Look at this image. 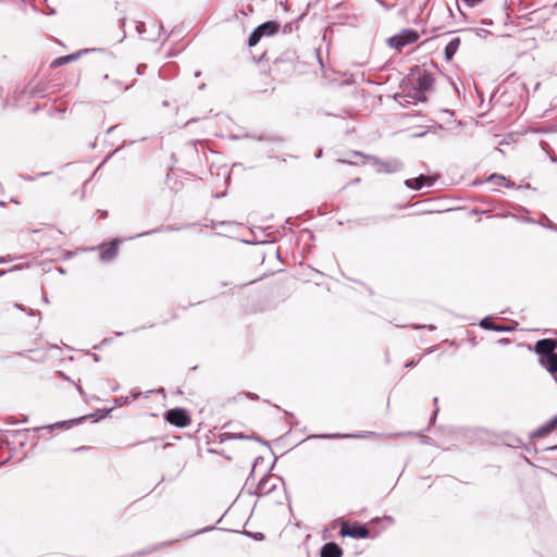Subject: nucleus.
<instances>
[{
	"mask_svg": "<svg viewBox=\"0 0 557 557\" xmlns=\"http://www.w3.org/2000/svg\"><path fill=\"white\" fill-rule=\"evenodd\" d=\"M406 84L412 89V94L409 92L408 97L414 102H424L428 99L426 92L433 88L434 77L425 69L416 66L410 70Z\"/></svg>",
	"mask_w": 557,
	"mask_h": 557,
	"instance_id": "nucleus-1",
	"label": "nucleus"
},
{
	"mask_svg": "<svg viewBox=\"0 0 557 557\" xmlns=\"http://www.w3.org/2000/svg\"><path fill=\"white\" fill-rule=\"evenodd\" d=\"M165 420L178 428L188 426L191 423V419L187 411L182 408L171 409L165 414Z\"/></svg>",
	"mask_w": 557,
	"mask_h": 557,
	"instance_id": "nucleus-2",
	"label": "nucleus"
},
{
	"mask_svg": "<svg viewBox=\"0 0 557 557\" xmlns=\"http://www.w3.org/2000/svg\"><path fill=\"white\" fill-rule=\"evenodd\" d=\"M419 39V35L416 30L407 29L399 35L389 38V46L400 50L403 47L413 44Z\"/></svg>",
	"mask_w": 557,
	"mask_h": 557,
	"instance_id": "nucleus-3",
	"label": "nucleus"
},
{
	"mask_svg": "<svg viewBox=\"0 0 557 557\" xmlns=\"http://www.w3.org/2000/svg\"><path fill=\"white\" fill-rule=\"evenodd\" d=\"M339 534L342 536H350L354 539H366L369 536V530L363 525H350L348 522L343 521L341 523Z\"/></svg>",
	"mask_w": 557,
	"mask_h": 557,
	"instance_id": "nucleus-4",
	"label": "nucleus"
},
{
	"mask_svg": "<svg viewBox=\"0 0 557 557\" xmlns=\"http://www.w3.org/2000/svg\"><path fill=\"white\" fill-rule=\"evenodd\" d=\"M557 348V341L553 338L540 339L536 342L534 351L541 357L545 358L555 354V349Z\"/></svg>",
	"mask_w": 557,
	"mask_h": 557,
	"instance_id": "nucleus-5",
	"label": "nucleus"
},
{
	"mask_svg": "<svg viewBox=\"0 0 557 557\" xmlns=\"http://www.w3.org/2000/svg\"><path fill=\"white\" fill-rule=\"evenodd\" d=\"M119 240L114 239L101 247L100 258L103 261H110L117 255Z\"/></svg>",
	"mask_w": 557,
	"mask_h": 557,
	"instance_id": "nucleus-6",
	"label": "nucleus"
},
{
	"mask_svg": "<svg viewBox=\"0 0 557 557\" xmlns=\"http://www.w3.org/2000/svg\"><path fill=\"white\" fill-rule=\"evenodd\" d=\"M434 181L435 178L432 176L420 175L419 177L407 180L406 184L408 187L418 190L423 188L424 186L433 185Z\"/></svg>",
	"mask_w": 557,
	"mask_h": 557,
	"instance_id": "nucleus-7",
	"label": "nucleus"
},
{
	"mask_svg": "<svg viewBox=\"0 0 557 557\" xmlns=\"http://www.w3.org/2000/svg\"><path fill=\"white\" fill-rule=\"evenodd\" d=\"M557 429V416L533 432V437H545Z\"/></svg>",
	"mask_w": 557,
	"mask_h": 557,
	"instance_id": "nucleus-8",
	"label": "nucleus"
},
{
	"mask_svg": "<svg viewBox=\"0 0 557 557\" xmlns=\"http://www.w3.org/2000/svg\"><path fill=\"white\" fill-rule=\"evenodd\" d=\"M343 550L335 543H327L321 549V557H342Z\"/></svg>",
	"mask_w": 557,
	"mask_h": 557,
	"instance_id": "nucleus-9",
	"label": "nucleus"
},
{
	"mask_svg": "<svg viewBox=\"0 0 557 557\" xmlns=\"http://www.w3.org/2000/svg\"><path fill=\"white\" fill-rule=\"evenodd\" d=\"M258 27L259 30H261L262 36H272L278 32L280 24L274 21H269L259 25Z\"/></svg>",
	"mask_w": 557,
	"mask_h": 557,
	"instance_id": "nucleus-10",
	"label": "nucleus"
},
{
	"mask_svg": "<svg viewBox=\"0 0 557 557\" xmlns=\"http://www.w3.org/2000/svg\"><path fill=\"white\" fill-rule=\"evenodd\" d=\"M82 52H76V53H71V54H67V55H63V57H59L57 59H54L52 62H51V67H59V66H62V65H65L70 62H73L75 60H77L79 58Z\"/></svg>",
	"mask_w": 557,
	"mask_h": 557,
	"instance_id": "nucleus-11",
	"label": "nucleus"
},
{
	"mask_svg": "<svg viewBox=\"0 0 557 557\" xmlns=\"http://www.w3.org/2000/svg\"><path fill=\"white\" fill-rule=\"evenodd\" d=\"M460 38H453L445 48V59L450 61L460 47Z\"/></svg>",
	"mask_w": 557,
	"mask_h": 557,
	"instance_id": "nucleus-12",
	"label": "nucleus"
},
{
	"mask_svg": "<svg viewBox=\"0 0 557 557\" xmlns=\"http://www.w3.org/2000/svg\"><path fill=\"white\" fill-rule=\"evenodd\" d=\"M541 364L545 367L550 373L557 372V355L553 354L550 356H547L545 358L540 359Z\"/></svg>",
	"mask_w": 557,
	"mask_h": 557,
	"instance_id": "nucleus-13",
	"label": "nucleus"
},
{
	"mask_svg": "<svg viewBox=\"0 0 557 557\" xmlns=\"http://www.w3.org/2000/svg\"><path fill=\"white\" fill-rule=\"evenodd\" d=\"M487 182L498 186V187H508L509 186V181L502 176V175H497V174H492L488 178H487Z\"/></svg>",
	"mask_w": 557,
	"mask_h": 557,
	"instance_id": "nucleus-14",
	"label": "nucleus"
},
{
	"mask_svg": "<svg viewBox=\"0 0 557 557\" xmlns=\"http://www.w3.org/2000/svg\"><path fill=\"white\" fill-rule=\"evenodd\" d=\"M263 36L261 34V30H259V27L255 28L253 32L250 34V36L248 38V46L249 47H255L260 41V39Z\"/></svg>",
	"mask_w": 557,
	"mask_h": 557,
	"instance_id": "nucleus-15",
	"label": "nucleus"
},
{
	"mask_svg": "<svg viewBox=\"0 0 557 557\" xmlns=\"http://www.w3.org/2000/svg\"><path fill=\"white\" fill-rule=\"evenodd\" d=\"M482 326L485 327V329H488V330H495V331H500L503 330L502 326H498V325H495L493 322H488L486 320H483L482 321Z\"/></svg>",
	"mask_w": 557,
	"mask_h": 557,
	"instance_id": "nucleus-16",
	"label": "nucleus"
},
{
	"mask_svg": "<svg viewBox=\"0 0 557 557\" xmlns=\"http://www.w3.org/2000/svg\"><path fill=\"white\" fill-rule=\"evenodd\" d=\"M15 307L21 309V310H25V308H23L21 305L15 304Z\"/></svg>",
	"mask_w": 557,
	"mask_h": 557,
	"instance_id": "nucleus-17",
	"label": "nucleus"
}]
</instances>
